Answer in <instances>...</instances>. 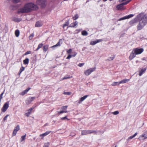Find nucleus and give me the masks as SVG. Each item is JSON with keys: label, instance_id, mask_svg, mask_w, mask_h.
<instances>
[{"label": "nucleus", "instance_id": "cd10ccee", "mask_svg": "<svg viewBox=\"0 0 147 147\" xmlns=\"http://www.w3.org/2000/svg\"><path fill=\"white\" fill-rule=\"evenodd\" d=\"M15 34L16 36L17 37L19 36L20 34V31L18 30H16L15 31Z\"/></svg>", "mask_w": 147, "mask_h": 147}, {"label": "nucleus", "instance_id": "9b49d317", "mask_svg": "<svg viewBox=\"0 0 147 147\" xmlns=\"http://www.w3.org/2000/svg\"><path fill=\"white\" fill-rule=\"evenodd\" d=\"M35 99V97H30L26 100V103L28 104H30Z\"/></svg>", "mask_w": 147, "mask_h": 147}, {"label": "nucleus", "instance_id": "aec40b11", "mask_svg": "<svg viewBox=\"0 0 147 147\" xmlns=\"http://www.w3.org/2000/svg\"><path fill=\"white\" fill-rule=\"evenodd\" d=\"M129 80V79H124L123 80H121L119 82L120 84H124L126 82H127Z\"/></svg>", "mask_w": 147, "mask_h": 147}, {"label": "nucleus", "instance_id": "3c124183", "mask_svg": "<svg viewBox=\"0 0 147 147\" xmlns=\"http://www.w3.org/2000/svg\"><path fill=\"white\" fill-rule=\"evenodd\" d=\"M70 78V77L69 76H68L67 77H64L62 79V80L67 79Z\"/></svg>", "mask_w": 147, "mask_h": 147}, {"label": "nucleus", "instance_id": "603ef678", "mask_svg": "<svg viewBox=\"0 0 147 147\" xmlns=\"http://www.w3.org/2000/svg\"><path fill=\"white\" fill-rule=\"evenodd\" d=\"M72 51V49H69V50H68L67 51V53L68 54L70 53Z\"/></svg>", "mask_w": 147, "mask_h": 147}, {"label": "nucleus", "instance_id": "6ab92c4d", "mask_svg": "<svg viewBox=\"0 0 147 147\" xmlns=\"http://www.w3.org/2000/svg\"><path fill=\"white\" fill-rule=\"evenodd\" d=\"M30 89V88H28L27 89H26L25 90H24L23 92H22L21 93V94L23 96L26 94L27 93L28 91Z\"/></svg>", "mask_w": 147, "mask_h": 147}, {"label": "nucleus", "instance_id": "864d4df0", "mask_svg": "<svg viewBox=\"0 0 147 147\" xmlns=\"http://www.w3.org/2000/svg\"><path fill=\"white\" fill-rule=\"evenodd\" d=\"M49 147V145L47 143L45 144L43 146V147Z\"/></svg>", "mask_w": 147, "mask_h": 147}, {"label": "nucleus", "instance_id": "4c0bfd02", "mask_svg": "<svg viewBox=\"0 0 147 147\" xmlns=\"http://www.w3.org/2000/svg\"><path fill=\"white\" fill-rule=\"evenodd\" d=\"M67 107L68 106L67 105L63 106L61 108V109L63 111L65 110H66L67 109Z\"/></svg>", "mask_w": 147, "mask_h": 147}, {"label": "nucleus", "instance_id": "37998d69", "mask_svg": "<svg viewBox=\"0 0 147 147\" xmlns=\"http://www.w3.org/2000/svg\"><path fill=\"white\" fill-rule=\"evenodd\" d=\"M17 132L16 131V130L14 129L13 132V136H15L16 135Z\"/></svg>", "mask_w": 147, "mask_h": 147}, {"label": "nucleus", "instance_id": "412c9836", "mask_svg": "<svg viewBox=\"0 0 147 147\" xmlns=\"http://www.w3.org/2000/svg\"><path fill=\"white\" fill-rule=\"evenodd\" d=\"M49 47V45H46L44 46L43 47V50L44 52H45L47 50Z\"/></svg>", "mask_w": 147, "mask_h": 147}, {"label": "nucleus", "instance_id": "e2e57ef3", "mask_svg": "<svg viewBox=\"0 0 147 147\" xmlns=\"http://www.w3.org/2000/svg\"><path fill=\"white\" fill-rule=\"evenodd\" d=\"M107 0H103V1H107Z\"/></svg>", "mask_w": 147, "mask_h": 147}, {"label": "nucleus", "instance_id": "c756f323", "mask_svg": "<svg viewBox=\"0 0 147 147\" xmlns=\"http://www.w3.org/2000/svg\"><path fill=\"white\" fill-rule=\"evenodd\" d=\"M115 55H112L111 57H109L108 59V60H113L115 57Z\"/></svg>", "mask_w": 147, "mask_h": 147}, {"label": "nucleus", "instance_id": "e433bc0d", "mask_svg": "<svg viewBox=\"0 0 147 147\" xmlns=\"http://www.w3.org/2000/svg\"><path fill=\"white\" fill-rule=\"evenodd\" d=\"M20 129V126L19 125H18L16 127L14 130H16V131H18Z\"/></svg>", "mask_w": 147, "mask_h": 147}, {"label": "nucleus", "instance_id": "a19ab883", "mask_svg": "<svg viewBox=\"0 0 147 147\" xmlns=\"http://www.w3.org/2000/svg\"><path fill=\"white\" fill-rule=\"evenodd\" d=\"M61 120H65V119H67V120H69V119H68L67 118V116H65V117H62V118H61Z\"/></svg>", "mask_w": 147, "mask_h": 147}, {"label": "nucleus", "instance_id": "f8f14e48", "mask_svg": "<svg viewBox=\"0 0 147 147\" xmlns=\"http://www.w3.org/2000/svg\"><path fill=\"white\" fill-rule=\"evenodd\" d=\"M138 20L136 18H135L132 20L130 21L129 22V25H131V26L134 25V24L136 23Z\"/></svg>", "mask_w": 147, "mask_h": 147}, {"label": "nucleus", "instance_id": "2f4dec72", "mask_svg": "<svg viewBox=\"0 0 147 147\" xmlns=\"http://www.w3.org/2000/svg\"><path fill=\"white\" fill-rule=\"evenodd\" d=\"M79 18V16L78 14H76L74 17H72V19L74 20H76Z\"/></svg>", "mask_w": 147, "mask_h": 147}, {"label": "nucleus", "instance_id": "a878e982", "mask_svg": "<svg viewBox=\"0 0 147 147\" xmlns=\"http://www.w3.org/2000/svg\"><path fill=\"white\" fill-rule=\"evenodd\" d=\"M120 84L119 82H114L112 83L111 84V85L113 86H118Z\"/></svg>", "mask_w": 147, "mask_h": 147}, {"label": "nucleus", "instance_id": "5701e85b", "mask_svg": "<svg viewBox=\"0 0 147 147\" xmlns=\"http://www.w3.org/2000/svg\"><path fill=\"white\" fill-rule=\"evenodd\" d=\"M29 59L28 58H26L23 60L24 64L25 65H28L29 62Z\"/></svg>", "mask_w": 147, "mask_h": 147}, {"label": "nucleus", "instance_id": "39448f33", "mask_svg": "<svg viewBox=\"0 0 147 147\" xmlns=\"http://www.w3.org/2000/svg\"><path fill=\"white\" fill-rule=\"evenodd\" d=\"M46 0H37L36 3L40 5L42 8H45L46 6Z\"/></svg>", "mask_w": 147, "mask_h": 147}, {"label": "nucleus", "instance_id": "423d86ee", "mask_svg": "<svg viewBox=\"0 0 147 147\" xmlns=\"http://www.w3.org/2000/svg\"><path fill=\"white\" fill-rule=\"evenodd\" d=\"M96 68V67L90 68L85 71L84 72V73L86 75L88 76L92 72L94 71L95 70Z\"/></svg>", "mask_w": 147, "mask_h": 147}, {"label": "nucleus", "instance_id": "a211bd4d", "mask_svg": "<svg viewBox=\"0 0 147 147\" xmlns=\"http://www.w3.org/2000/svg\"><path fill=\"white\" fill-rule=\"evenodd\" d=\"M78 24V22L77 21H76L75 22L72 23L70 24L69 26L70 27H74L77 25Z\"/></svg>", "mask_w": 147, "mask_h": 147}, {"label": "nucleus", "instance_id": "de8ad7c7", "mask_svg": "<svg viewBox=\"0 0 147 147\" xmlns=\"http://www.w3.org/2000/svg\"><path fill=\"white\" fill-rule=\"evenodd\" d=\"M84 64V63H80L78 65V66L80 67H82L83 66Z\"/></svg>", "mask_w": 147, "mask_h": 147}, {"label": "nucleus", "instance_id": "79ce46f5", "mask_svg": "<svg viewBox=\"0 0 147 147\" xmlns=\"http://www.w3.org/2000/svg\"><path fill=\"white\" fill-rule=\"evenodd\" d=\"M63 94H65L69 95L71 94V92H64Z\"/></svg>", "mask_w": 147, "mask_h": 147}, {"label": "nucleus", "instance_id": "09e8293b", "mask_svg": "<svg viewBox=\"0 0 147 147\" xmlns=\"http://www.w3.org/2000/svg\"><path fill=\"white\" fill-rule=\"evenodd\" d=\"M31 52L30 51H28L25 53V55H26L28 54H30L31 53Z\"/></svg>", "mask_w": 147, "mask_h": 147}, {"label": "nucleus", "instance_id": "f257e3e1", "mask_svg": "<svg viewBox=\"0 0 147 147\" xmlns=\"http://www.w3.org/2000/svg\"><path fill=\"white\" fill-rule=\"evenodd\" d=\"M39 9L37 5L32 3H28L24 4V6L18 11V13H29L33 11L38 10Z\"/></svg>", "mask_w": 147, "mask_h": 147}, {"label": "nucleus", "instance_id": "8fccbe9b", "mask_svg": "<svg viewBox=\"0 0 147 147\" xmlns=\"http://www.w3.org/2000/svg\"><path fill=\"white\" fill-rule=\"evenodd\" d=\"M34 34H32V35H30L29 36V39L30 40L32 39V38L34 36Z\"/></svg>", "mask_w": 147, "mask_h": 147}, {"label": "nucleus", "instance_id": "1a4fd4ad", "mask_svg": "<svg viewBox=\"0 0 147 147\" xmlns=\"http://www.w3.org/2000/svg\"><path fill=\"white\" fill-rule=\"evenodd\" d=\"M116 7L117 9L118 10L122 11L124 10L125 9V8L124 7V6H123L121 3L117 5Z\"/></svg>", "mask_w": 147, "mask_h": 147}, {"label": "nucleus", "instance_id": "473e14b6", "mask_svg": "<svg viewBox=\"0 0 147 147\" xmlns=\"http://www.w3.org/2000/svg\"><path fill=\"white\" fill-rule=\"evenodd\" d=\"M96 43H97V42H96V40L95 41H91L90 42V45H95Z\"/></svg>", "mask_w": 147, "mask_h": 147}, {"label": "nucleus", "instance_id": "4468645a", "mask_svg": "<svg viewBox=\"0 0 147 147\" xmlns=\"http://www.w3.org/2000/svg\"><path fill=\"white\" fill-rule=\"evenodd\" d=\"M51 131H47L45 133L43 134H40V136L42 137V138L43 139V138L44 137H45V136H47V135H48V134H49V133H51Z\"/></svg>", "mask_w": 147, "mask_h": 147}, {"label": "nucleus", "instance_id": "393cba45", "mask_svg": "<svg viewBox=\"0 0 147 147\" xmlns=\"http://www.w3.org/2000/svg\"><path fill=\"white\" fill-rule=\"evenodd\" d=\"M34 108H31L28 110V112L26 113V114L27 115V116H28L31 113L32 111L33 110Z\"/></svg>", "mask_w": 147, "mask_h": 147}, {"label": "nucleus", "instance_id": "7c9ffc66", "mask_svg": "<svg viewBox=\"0 0 147 147\" xmlns=\"http://www.w3.org/2000/svg\"><path fill=\"white\" fill-rule=\"evenodd\" d=\"M26 134L22 136L21 138V142H22L26 138Z\"/></svg>", "mask_w": 147, "mask_h": 147}, {"label": "nucleus", "instance_id": "052dcab7", "mask_svg": "<svg viewBox=\"0 0 147 147\" xmlns=\"http://www.w3.org/2000/svg\"><path fill=\"white\" fill-rule=\"evenodd\" d=\"M48 124L47 123H46L45 125H44V126H45L48 125Z\"/></svg>", "mask_w": 147, "mask_h": 147}, {"label": "nucleus", "instance_id": "dca6fc26", "mask_svg": "<svg viewBox=\"0 0 147 147\" xmlns=\"http://www.w3.org/2000/svg\"><path fill=\"white\" fill-rule=\"evenodd\" d=\"M42 26V24L41 22L40 21H37L36 23L35 26L36 27H40Z\"/></svg>", "mask_w": 147, "mask_h": 147}, {"label": "nucleus", "instance_id": "bf43d9fd", "mask_svg": "<svg viewBox=\"0 0 147 147\" xmlns=\"http://www.w3.org/2000/svg\"><path fill=\"white\" fill-rule=\"evenodd\" d=\"M126 0H119V1L120 3H122L123 2L126 1Z\"/></svg>", "mask_w": 147, "mask_h": 147}, {"label": "nucleus", "instance_id": "680f3d73", "mask_svg": "<svg viewBox=\"0 0 147 147\" xmlns=\"http://www.w3.org/2000/svg\"><path fill=\"white\" fill-rule=\"evenodd\" d=\"M67 111H64V113H67Z\"/></svg>", "mask_w": 147, "mask_h": 147}, {"label": "nucleus", "instance_id": "ddd939ff", "mask_svg": "<svg viewBox=\"0 0 147 147\" xmlns=\"http://www.w3.org/2000/svg\"><path fill=\"white\" fill-rule=\"evenodd\" d=\"M62 39H60L59 42L55 45H54L51 47L52 48L58 46H60L62 43Z\"/></svg>", "mask_w": 147, "mask_h": 147}, {"label": "nucleus", "instance_id": "f03ea898", "mask_svg": "<svg viewBox=\"0 0 147 147\" xmlns=\"http://www.w3.org/2000/svg\"><path fill=\"white\" fill-rule=\"evenodd\" d=\"M136 18L139 21L137 25V30H141L147 24V15L142 12L137 15Z\"/></svg>", "mask_w": 147, "mask_h": 147}, {"label": "nucleus", "instance_id": "ea45409f", "mask_svg": "<svg viewBox=\"0 0 147 147\" xmlns=\"http://www.w3.org/2000/svg\"><path fill=\"white\" fill-rule=\"evenodd\" d=\"M20 0H12V2L14 3H17L20 2Z\"/></svg>", "mask_w": 147, "mask_h": 147}, {"label": "nucleus", "instance_id": "f3484780", "mask_svg": "<svg viewBox=\"0 0 147 147\" xmlns=\"http://www.w3.org/2000/svg\"><path fill=\"white\" fill-rule=\"evenodd\" d=\"M146 68H143L141 69V70L139 72V76H141L144 73L145 71H146Z\"/></svg>", "mask_w": 147, "mask_h": 147}, {"label": "nucleus", "instance_id": "0e129e2a", "mask_svg": "<svg viewBox=\"0 0 147 147\" xmlns=\"http://www.w3.org/2000/svg\"><path fill=\"white\" fill-rule=\"evenodd\" d=\"M117 147V146L116 145L115 147Z\"/></svg>", "mask_w": 147, "mask_h": 147}, {"label": "nucleus", "instance_id": "f704fd0d", "mask_svg": "<svg viewBox=\"0 0 147 147\" xmlns=\"http://www.w3.org/2000/svg\"><path fill=\"white\" fill-rule=\"evenodd\" d=\"M69 20H68L67 21H66L65 24L63 25V28H64V27L65 26H68L69 24Z\"/></svg>", "mask_w": 147, "mask_h": 147}, {"label": "nucleus", "instance_id": "a18cd8bd", "mask_svg": "<svg viewBox=\"0 0 147 147\" xmlns=\"http://www.w3.org/2000/svg\"><path fill=\"white\" fill-rule=\"evenodd\" d=\"M9 115H7L3 119V121H6L7 119V118L9 116Z\"/></svg>", "mask_w": 147, "mask_h": 147}, {"label": "nucleus", "instance_id": "4d7b16f0", "mask_svg": "<svg viewBox=\"0 0 147 147\" xmlns=\"http://www.w3.org/2000/svg\"><path fill=\"white\" fill-rule=\"evenodd\" d=\"M58 113L59 114H61L64 113V111L63 110V111H58Z\"/></svg>", "mask_w": 147, "mask_h": 147}, {"label": "nucleus", "instance_id": "6e6552de", "mask_svg": "<svg viewBox=\"0 0 147 147\" xmlns=\"http://www.w3.org/2000/svg\"><path fill=\"white\" fill-rule=\"evenodd\" d=\"M134 15L133 14H130L127 16H125L121 18H119L118 20V21H121L122 20H123L126 19H129L133 17Z\"/></svg>", "mask_w": 147, "mask_h": 147}, {"label": "nucleus", "instance_id": "b1692460", "mask_svg": "<svg viewBox=\"0 0 147 147\" xmlns=\"http://www.w3.org/2000/svg\"><path fill=\"white\" fill-rule=\"evenodd\" d=\"M88 34V32L85 30H83L82 32V35L83 36H86Z\"/></svg>", "mask_w": 147, "mask_h": 147}, {"label": "nucleus", "instance_id": "c85d7f7f", "mask_svg": "<svg viewBox=\"0 0 147 147\" xmlns=\"http://www.w3.org/2000/svg\"><path fill=\"white\" fill-rule=\"evenodd\" d=\"M131 0H128L126 1L125 2H123L121 3V4L122 5H123V6H124V5L127 4L130 2Z\"/></svg>", "mask_w": 147, "mask_h": 147}, {"label": "nucleus", "instance_id": "58836bf2", "mask_svg": "<svg viewBox=\"0 0 147 147\" xmlns=\"http://www.w3.org/2000/svg\"><path fill=\"white\" fill-rule=\"evenodd\" d=\"M119 113V112L118 111H117L114 112H113L112 113L115 115H116L118 114Z\"/></svg>", "mask_w": 147, "mask_h": 147}, {"label": "nucleus", "instance_id": "5fc2aeb1", "mask_svg": "<svg viewBox=\"0 0 147 147\" xmlns=\"http://www.w3.org/2000/svg\"><path fill=\"white\" fill-rule=\"evenodd\" d=\"M76 54H77V53H76V52H75V53L74 54L71 55V57H74L76 56Z\"/></svg>", "mask_w": 147, "mask_h": 147}, {"label": "nucleus", "instance_id": "0eeeda50", "mask_svg": "<svg viewBox=\"0 0 147 147\" xmlns=\"http://www.w3.org/2000/svg\"><path fill=\"white\" fill-rule=\"evenodd\" d=\"M147 138V131L144 132L138 138L140 140H143Z\"/></svg>", "mask_w": 147, "mask_h": 147}, {"label": "nucleus", "instance_id": "4be33fe9", "mask_svg": "<svg viewBox=\"0 0 147 147\" xmlns=\"http://www.w3.org/2000/svg\"><path fill=\"white\" fill-rule=\"evenodd\" d=\"M12 20L15 22H20L21 20V19L19 18L14 17L13 18Z\"/></svg>", "mask_w": 147, "mask_h": 147}, {"label": "nucleus", "instance_id": "2eb2a0df", "mask_svg": "<svg viewBox=\"0 0 147 147\" xmlns=\"http://www.w3.org/2000/svg\"><path fill=\"white\" fill-rule=\"evenodd\" d=\"M88 96V95H85L84 96L81 97L80 98V100L78 101V103L79 104L81 103Z\"/></svg>", "mask_w": 147, "mask_h": 147}, {"label": "nucleus", "instance_id": "c9c22d12", "mask_svg": "<svg viewBox=\"0 0 147 147\" xmlns=\"http://www.w3.org/2000/svg\"><path fill=\"white\" fill-rule=\"evenodd\" d=\"M104 40V39H103V38L96 40V41L97 42V43L102 42Z\"/></svg>", "mask_w": 147, "mask_h": 147}, {"label": "nucleus", "instance_id": "6e6d98bb", "mask_svg": "<svg viewBox=\"0 0 147 147\" xmlns=\"http://www.w3.org/2000/svg\"><path fill=\"white\" fill-rule=\"evenodd\" d=\"M71 55H68V56L67 57L66 59H69L70 58H71Z\"/></svg>", "mask_w": 147, "mask_h": 147}, {"label": "nucleus", "instance_id": "c03bdc74", "mask_svg": "<svg viewBox=\"0 0 147 147\" xmlns=\"http://www.w3.org/2000/svg\"><path fill=\"white\" fill-rule=\"evenodd\" d=\"M134 137H133L132 136H131L128 138L127 139V140L128 141H129L130 140L132 139Z\"/></svg>", "mask_w": 147, "mask_h": 147}, {"label": "nucleus", "instance_id": "bb28decb", "mask_svg": "<svg viewBox=\"0 0 147 147\" xmlns=\"http://www.w3.org/2000/svg\"><path fill=\"white\" fill-rule=\"evenodd\" d=\"M43 45V44L42 43H40L38 45V47L35 50V51H38L40 48H41Z\"/></svg>", "mask_w": 147, "mask_h": 147}, {"label": "nucleus", "instance_id": "49530a36", "mask_svg": "<svg viewBox=\"0 0 147 147\" xmlns=\"http://www.w3.org/2000/svg\"><path fill=\"white\" fill-rule=\"evenodd\" d=\"M4 94V92H3L2 93H1V94L0 95V102H1V100L3 97V95Z\"/></svg>", "mask_w": 147, "mask_h": 147}, {"label": "nucleus", "instance_id": "72a5a7b5", "mask_svg": "<svg viewBox=\"0 0 147 147\" xmlns=\"http://www.w3.org/2000/svg\"><path fill=\"white\" fill-rule=\"evenodd\" d=\"M25 69V68L22 66V67L20 68L19 72V74H20L22 71H23Z\"/></svg>", "mask_w": 147, "mask_h": 147}, {"label": "nucleus", "instance_id": "13d9d810", "mask_svg": "<svg viewBox=\"0 0 147 147\" xmlns=\"http://www.w3.org/2000/svg\"><path fill=\"white\" fill-rule=\"evenodd\" d=\"M137 134H138L136 132L133 135H132V136H133V137H134L135 136H136L137 135Z\"/></svg>", "mask_w": 147, "mask_h": 147}, {"label": "nucleus", "instance_id": "20e7f679", "mask_svg": "<svg viewBox=\"0 0 147 147\" xmlns=\"http://www.w3.org/2000/svg\"><path fill=\"white\" fill-rule=\"evenodd\" d=\"M93 133H94V134H96L97 133V131L94 130H82L81 132V135H86Z\"/></svg>", "mask_w": 147, "mask_h": 147}, {"label": "nucleus", "instance_id": "9d476101", "mask_svg": "<svg viewBox=\"0 0 147 147\" xmlns=\"http://www.w3.org/2000/svg\"><path fill=\"white\" fill-rule=\"evenodd\" d=\"M9 107V104L7 102H6L4 104L3 107H2L1 110L3 112H5L7 109Z\"/></svg>", "mask_w": 147, "mask_h": 147}, {"label": "nucleus", "instance_id": "7ed1b4c3", "mask_svg": "<svg viewBox=\"0 0 147 147\" xmlns=\"http://www.w3.org/2000/svg\"><path fill=\"white\" fill-rule=\"evenodd\" d=\"M144 51V49L143 48H136L134 49L131 53L129 56V59L131 60L136 57V55L141 54Z\"/></svg>", "mask_w": 147, "mask_h": 147}]
</instances>
